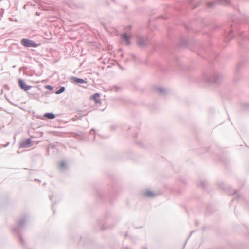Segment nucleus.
I'll return each instance as SVG.
<instances>
[{"label": "nucleus", "mask_w": 249, "mask_h": 249, "mask_svg": "<svg viewBox=\"0 0 249 249\" xmlns=\"http://www.w3.org/2000/svg\"><path fill=\"white\" fill-rule=\"evenodd\" d=\"M144 195L147 197H151L154 196V194L150 191H147L145 192Z\"/></svg>", "instance_id": "6e6552de"}, {"label": "nucleus", "mask_w": 249, "mask_h": 249, "mask_svg": "<svg viewBox=\"0 0 249 249\" xmlns=\"http://www.w3.org/2000/svg\"><path fill=\"white\" fill-rule=\"evenodd\" d=\"M21 44L27 47H36L37 44L32 40L28 39H23L21 41Z\"/></svg>", "instance_id": "f257e3e1"}, {"label": "nucleus", "mask_w": 249, "mask_h": 249, "mask_svg": "<svg viewBox=\"0 0 249 249\" xmlns=\"http://www.w3.org/2000/svg\"><path fill=\"white\" fill-rule=\"evenodd\" d=\"M32 142V140L30 139L25 140L20 143V147L22 148H27L31 145Z\"/></svg>", "instance_id": "7ed1b4c3"}, {"label": "nucleus", "mask_w": 249, "mask_h": 249, "mask_svg": "<svg viewBox=\"0 0 249 249\" xmlns=\"http://www.w3.org/2000/svg\"><path fill=\"white\" fill-rule=\"evenodd\" d=\"M100 95L99 93H95L91 97V99L94 100L96 103L100 102Z\"/></svg>", "instance_id": "423d86ee"}, {"label": "nucleus", "mask_w": 249, "mask_h": 249, "mask_svg": "<svg viewBox=\"0 0 249 249\" xmlns=\"http://www.w3.org/2000/svg\"><path fill=\"white\" fill-rule=\"evenodd\" d=\"M64 90H65V88L62 87L60 88L59 90L56 91V94H60V93H62Z\"/></svg>", "instance_id": "1a4fd4ad"}, {"label": "nucleus", "mask_w": 249, "mask_h": 249, "mask_svg": "<svg viewBox=\"0 0 249 249\" xmlns=\"http://www.w3.org/2000/svg\"><path fill=\"white\" fill-rule=\"evenodd\" d=\"M71 79L73 82L76 83L83 84L87 83V81L86 80L75 77H72Z\"/></svg>", "instance_id": "39448f33"}, {"label": "nucleus", "mask_w": 249, "mask_h": 249, "mask_svg": "<svg viewBox=\"0 0 249 249\" xmlns=\"http://www.w3.org/2000/svg\"><path fill=\"white\" fill-rule=\"evenodd\" d=\"M18 83L20 88L24 91H28L31 88V86L27 85L21 79L18 80Z\"/></svg>", "instance_id": "f03ea898"}, {"label": "nucleus", "mask_w": 249, "mask_h": 249, "mask_svg": "<svg viewBox=\"0 0 249 249\" xmlns=\"http://www.w3.org/2000/svg\"><path fill=\"white\" fill-rule=\"evenodd\" d=\"M122 37L124 40L126 45H129L130 44V42L129 41V39L131 37L130 35H128L127 34L124 33L123 35H122Z\"/></svg>", "instance_id": "20e7f679"}, {"label": "nucleus", "mask_w": 249, "mask_h": 249, "mask_svg": "<svg viewBox=\"0 0 249 249\" xmlns=\"http://www.w3.org/2000/svg\"><path fill=\"white\" fill-rule=\"evenodd\" d=\"M44 116L46 118H47L48 119H53L55 117V116L54 114H53V113H47L45 114Z\"/></svg>", "instance_id": "0eeeda50"}]
</instances>
